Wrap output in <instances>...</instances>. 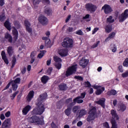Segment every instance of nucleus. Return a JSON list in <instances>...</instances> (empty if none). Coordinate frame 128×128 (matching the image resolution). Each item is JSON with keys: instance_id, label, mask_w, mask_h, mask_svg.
<instances>
[{"instance_id": "dca6fc26", "label": "nucleus", "mask_w": 128, "mask_h": 128, "mask_svg": "<svg viewBox=\"0 0 128 128\" xmlns=\"http://www.w3.org/2000/svg\"><path fill=\"white\" fill-rule=\"evenodd\" d=\"M128 18V9H126L123 13L122 14L119 18L120 22H124V20Z\"/></svg>"}, {"instance_id": "f03ea898", "label": "nucleus", "mask_w": 128, "mask_h": 128, "mask_svg": "<svg viewBox=\"0 0 128 128\" xmlns=\"http://www.w3.org/2000/svg\"><path fill=\"white\" fill-rule=\"evenodd\" d=\"M27 120L29 124H32L35 126H44V120L40 119V117L36 116H32L28 117Z\"/></svg>"}, {"instance_id": "ea45409f", "label": "nucleus", "mask_w": 128, "mask_h": 128, "mask_svg": "<svg viewBox=\"0 0 128 128\" xmlns=\"http://www.w3.org/2000/svg\"><path fill=\"white\" fill-rule=\"evenodd\" d=\"M16 57L14 56H13L12 60V64L11 66L12 68H14V66H16Z\"/></svg>"}, {"instance_id": "09e8293b", "label": "nucleus", "mask_w": 128, "mask_h": 128, "mask_svg": "<svg viewBox=\"0 0 128 128\" xmlns=\"http://www.w3.org/2000/svg\"><path fill=\"white\" fill-rule=\"evenodd\" d=\"M18 94V91H16L14 94H12V96H10L11 100H14V98L16 96V94Z\"/></svg>"}, {"instance_id": "8fccbe9b", "label": "nucleus", "mask_w": 128, "mask_h": 128, "mask_svg": "<svg viewBox=\"0 0 128 128\" xmlns=\"http://www.w3.org/2000/svg\"><path fill=\"white\" fill-rule=\"evenodd\" d=\"M124 66H126L128 68V58H126L123 62Z\"/></svg>"}, {"instance_id": "bb28decb", "label": "nucleus", "mask_w": 128, "mask_h": 128, "mask_svg": "<svg viewBox=\"0 0 128 128\" xmlns=\"http://www.w3.org/2000/svg\"><path fill=\"white\" fill-rule=\"evenodd\" d=\"M112 30V26L110 24H107L105 26V32H108L110 34V32Z\"/></svg>"}, {"instance_id": "39448f33", "label": "nucleus", "mask_w": 128, "mask_h": 128, "mask_svg": "<svg viewBox=\"0 0 128 128\" xmlns=\"http://www.w3.org/2000/svg\"><path fill=\"white\" fill-rule=\"evenodd\" d=\"M76 70H78V64L72 65L67 68L65 76L66 78L74 74L76 72Z\"/></svg>"}, {"instance_id": "5701e85b", "label": "nucleus", "mask_w": 128, "mask_h": 128, "mask_svg": "<svg viewBox=\"0 0 128 128\" xmlns=\"http://www.w3.org/2000/svg\"><path fill=\"white\" fill-rule=\"evenodd\" d=\"M44 12L46 14L49 16L52 15V9L50 7H46L44 10Z\"/></svg>"}, {"instance_id": "49530a36", "label": "nucleus", "mask_w": 128, "mask_h": 128, "mask_svg": "<svg viewBox=\"0 0 128 128\" xmlns=\"http://www.w3.org/2000/svg\"><path fill=\"white\" fill-rule=\"evenodd\" d=\"M84 84L86 88H90V86H92V84H90V82L88 81L85 82Z\"/></svg>"}, {"instance_id": "c03bdc74", "label": "nucleus", "mask_w": 128, "mask_h": 128, "mask_svg": "<svg viewBox=\"0 0 128 128\" xmlns=\"http://www.w3.org/2000/svg\"><path fill=\"white\" fill-rule=\"evenodd\" d=\"M55 67L57 70H60L62 68V64L61 63H56L55 64Z\"/></svg>"}, {"instance_id": "5fc2aeb1", "label": "nucleus", "mask_w": 128, "mask_h": 128, "mask_svg": "<svg viewBox=\"0 0 128 128\" xmlns=\"http://www.w3.org/2000/svg\"><path fill=\"white\" fill-rule=\"evenodd\" d=\"M103 126L104 128H110V124H108V122H106L104 123H103Z\"/></svg>"}, {"instance_id": "13d9d810", "label": "nucleus", "mask_w": 128, "mask_h": 128, "mask_svg": "<svg viewBox=\"0 0 128 128\" xmlns=\"http://www.w3.org/2000/svg\"><path fill=\"white\" fill-rule=\"evenodd\" d=\"M68 32H74V28L72 27H70L67 29Z\"/></svg>"}, {"instance_id": "7ed1b4c3", "label": "nucleus", "mask_w": 128, "mask_h": 128, "mask_svg": "<svg viewBox=\"0 0 128 128\" xmlns=\"http://www.w3.org/2000/svg\"><path fill=\"white\" fill-rule=\"evenodd\" d=\"M110 114L112 116V118L110 120V122L112 125L111 128H118L116 120H120V116L116 113V110H112L110 111Z\"/></svg>"}, {"instance_id": "f8f14e48", "label": "nucleus", "mask_w": 128, "mask_h": 128, "mask_svg": "<svg viewBox=\"0 0 128 128\" xmlns=\"http://www.w3.org/2000/svg\"><path fill=\"white\" fill-rule=\"evenodd\" d=\"M76 104L73 102L67 106V108L64 111V114L67 116H70V114H72V106H74Z\"/></svg>"}, {"instance_id": "6ab92c4d", "label": "nucleus", "mask_w": 128, "mask_h": 128, "mask_svg": "<svg viewBox=\"0 0 128 128\" xmlns=\"http://www.w3.org/2000/svg\"><path fill=\"white\" fill-rule=\"evenodd\" d=\"M58 54L60 56H66L68 54V51L66 49H60L58 51Z\"/></svg>"}, {"instance_id": "e433bc0d", "label": "nucleus", "mask_w": 128, "mask_h": 128, "mask_svg": "<svg viewBox=\"0 0 128 128\" xmlns=\"http://www.w3.org/2000/svg\"><path fill=\"white\" fill-rule=\"evenodd\" d=\"M54 61L55 62H58V63H60L62 62V58H60V57L58 56H54Z\"/></svg>"}, {"instance_id": "9b49d317", "label": "nucleus", "mask_w": 128, "mask_h": 128, "mask_svg": "<svg viewBox=\"0 0 128 128\" xmlns=\"http://www.w3.org/2000/svg\"><path fill=\"white\" fill-rule=\"evenodd\" d=\"M24 26L26 27V31L32 34V28L31 27L32 24L28 20H24Z\"/></svg>"}, {"instance_id": "69168bd1", "label": "nucleus", "mask_w": 128, "mask_h": 128, "mask_svg": "<svg viewBox=\"0 0 128 128\" xmlns=\"http://www.w3.org/2000/svg\"><path fill=\"white\" fill-rule=\"evenodd\" d=\"M118 70L120 72H122L124 70H122V66H119L118 67Z\"/></svg>"}, {"instance_id": "6e6552de", "label": "nucleus", "mask_w": 128, "mask_h": 128, "mask_svg": "<svg viewBox=\"0 0 128 128\" xmlns=\"http://www.w3.org/2000/svg\"><path fill=\"white\" fill-rule=\"evenodd\" d=\"M46 36H43L42 40H45V46L46 48H51L52 44L50 42V32L49 31H48L46 33Z\"/></svg>"}, {"instance_id": "864d4df0", "label": "nucleus", "mask_w": 128, "mask_h": 128, "mask_svg": "<svg viewBox=\"0 0 128 128\" xmlns=\"http://www.w3.org/2000/svg\"><path fill=\"white\" fill-rule=\"evenodd\" d=\"M83 34L81 30H79L76 32V34H78V36H82Z\"/></svg>"}, {"instance_id": "6e6d98bb", "label": "nucleus", "mask_w": 128, "mask_h": 128, "mask_svg": "<svg viewBox=\"0 0 128 128\" xmlns=\"http://www.w3.org/2000/svg\"><path fill=\"white\" fill-rule=\"evenodd\" d=\"M20 78H18L14 80V83L16 84H20Z\"/></svg>"}, {"instance_id": "a878e982", "label": "nucleus", "mask_w": 128, "mask_h": 128, "mask_svg": "<svg viewBox=\"0 0 128 128\" xmlns=\"http://www.w3.org/2000/svg\"><path fill=\"white\" fill-rule=\"evenodd\" d=\"M104 102H106V99L104 98H102V100H100L96 102L98 104H100L101 106L103 108H106V105L104 104Z\"/></svg>"}, {"instance_id": "2eb2a0df", "label": "nucleus", "mask_w": 128, "mask_h": 128, "mask_svg": "<svg viewBox=\"0 0 128 128\" xmlns=\"http://www.w3.org/2000/svg\"><path fill=\"white\" fill-rule=\"evenodd\" d=\"M12 34L13 36L14 43L16 42V40H18V30H16V27L13 28V30H12Z\"/></svg>"}, {"instance_id": "e2e57ef3", "label": "nucleus", "mask_w": 128, "mask_h": 128, "mask_svg": "<svg viewBox=\"0 0 128 128\" xmlns=\"http://www.w3.org/2000/svg\"><path fill=\"white\" fill-rule=\"evenodd\" d=\"M26 68L24 67V68L21 70V73L22 74H26Z\"/></svg>"}, {"instance_id": "37998d69", "label": "nucleus", "mask_w": 128, "mask_h": 128, "mask_svg": "<svg viewBox=\"0 0 128 128\" xmlns=\"http://www.w3.org/2000/svg\"><path fill=\"white\" fill-rule=\"evenodd\" d=\"M18 86L17 84H16L15 83L12 84V90H14V92H16V90H18Z\"/></svg>"}, {"instance_id": "603ef678", "label": "nucleus", "mask_w": 128, "mask_h": 128, "mask_svg": "<svg viewBox=\"0 0 128 128\" xmlns=\"http://www.w3.org/2000/svg\"><path fill=\"white\" fill-rule=\"evenodd\" d=\"M100 41H97L96 42V43L94 44L92 46V48H96L98 46V44H100Z\"/></svg>"}, {"instance_id": "ddd939ff", "label": "nucleus", "mask_w": 128, "mask_h": 128, "mask_svg": "<svg viewBox=\"0 0 128 128\" xmlns=\"http://www.w3.org/2000/svg\"><path fill=\"white\" fill-rule=\"evenodd\" d=\"M104 10L105 14H110V12H112L113 10L112 8L110 6L105 4L102 8V10Z\"/></svg>"}, {"instance_id": "79ce46f5", "label": "nucleus", "mask_w": 128, "mask_h": 128, "mask_svg": "<svg viewBox=\"0 0 128 128\" xmlns=\"http://www.w3.org/2000/svg\"><path fill=\"white\" fill-rule=\"evenodd\" d=\"M115 36H116V32H112L111 34H110L108 35V38L106 39V40H108V38H114Z\"/></svg>"}, {"instance_id": "4468645a", "label": "nucleus", "mask_w": 128, "mask_h": 128, "mask_svg": "<svg viewBox=\"0 0 128 128\" xmlns=\"http://www.w3.org/2000/svg\"><path fill=\"white\" fill-rule=\"evenodd\" d=\"M38 20L42 26H46L48 24V20L44 16H40Z\"/></svg>"}, {"instance_id": "052dcab7", "label": "nucleus", "mask_w": 128, "mask_h": 128, "mask_svg": "<svg viewBox=\"0 0 128 128\" xmlns=\"http://www.w3.org/2000/svg\"><path fill=\"white\" fill-rule=\"evenodd\" d=\"M92 87L94 89V90H98V88H102L101 86H96V85H93Z\"/></svg>"}, {"instance_id": "423d86ee", "label": "nucleus", "mask_w": 128, "mask_h": 128, "mask_svg": "<svg viewBox=\"0 0 128 128\" xmlns=\"http://www.w3.org/2000/svg\"><path fill=\"white\" fill-rule=\"evenodd\" d=\"M96 108L93 106L89 112V115L86 118L87 122L94 120L96 118Z\"/></svg>"}, {"instance_id": "a211bd4d", "label": "nucleus", "mask_w": 128, "mask_h": 128, "mask_svg": "<svg viewBox=\"0 0 128 128\" xmlns=\"http://www.w3.org/2000/svg\"><path fill=\"white\" fill-rule=\"evenodd\" d=\"M88 60L85 59L84 58H82V60L79 62V64L80 66H82V68H86V66L88 64Z\"/></svg>"}, {"instance_id": "b1692460", "label": "nucleus", "mask_w": 128, "mask_h": 128, "mask_svg": "<svg viewBox=\"0 0 128 128\" xmlns=\"http://www.w3.org/2000/svg\"><path fill=\"white\" fill-rule=\"evenodd\" d=\"M1 56L2 60L4 61L6 64H8V60L6 58V52L4 50L2 51L1 52Z\"/></svg>"}, {"instance_id": "c756f323", "label": "nucleus", "mask_w": 128, "mask_h": 128, "mask_svg": "<svg viewBox=\"0 0 128 128\" xmlns=\"http://www.w3.org/2000/svg\"><path fill=\"white\" fill-rule=\"evenodd\" d=\"M118 108L120 112H124L126 110V106L124 104H121L118 106Z\"/></svg>"}, {"instance_id": "774afa93", "label": "nucleus", "mask_w": 128, "mask_h": 128, "mask_svg": "<svg viewBox=\"0 0 128 128\" xmlns=\"http://www.w3.org/2000/svg\"><path fill=\"white\" fill-rule=\"evenodd\" d=\"M4 4V0H0V6H2Z\"/></svg>"}, {"instance_id": "3c124183", "label": "nucleus", "mask_w": 128, "mask_h": 128, "mask_svg": "<svg viewBox=\"0 0 128 128\" xmlns=\"http://www.w3.org/2000/svg\"><path fill=\"white\" fill-rule=\"evenodd\" d=\"M6 17L4 14L0 15V22H4V20H6Z\"/></svg>"}, {"instance_id": "72a5a7b5", "label": "nucleus", "mask_w": 128, "mask_h": 128, "mask_svg": "<svg viewBox=\"0 0 128 128\" xmlns=\"http://www.w3.org/2000/svg\"><path fill=\"white\" fill-rule=\"evenodd\" d=\"M13 23L17 30H20V22L16 20L14 21Z\"/></svg>"}, {"instance_id": "c85d7f7f", "label": "nucleus", "mask_w": 128, "mask_h": 128, "mask_svg": "<svg viewBox=\"0 0 128 128\" xmlns=\"http://www.w3.org/2000/svg\"><path fill=\"white\" fill-rule=\"evenodd\" d=\"M7 52L9 56H12L14 54V48H12V46H8L7 48Z\"/></svg>"}, {"instance_id": "0e129e2a", "label": "nucleus", "mask_w": 128, "mask_h": 128, "mask_svg": "<svg viewBox=\"0 0 128 128\" xmlns=\"http://www.w3.org/2000/svg\"><path fill=\"white\" fill-rule=\"evenodd\" d=\"M98 28H94V30L92 31V34H94L98 30Z\"/></svg>"}, {"instance_id": "de8ad7c7", "label": "nucleus", "mask_w": 128, "mask_h": 128, "mask_svg": "<svg viewBox=\"0 0 128 128\" xmlns=\"http://www.w3.org/2000/svg\"><path fill=\"white\" fill-rule=\"evenodd\" d=\"M78 110V106H74L72 108V112L74 114H76Z\"/></svg>"}, {"instance_id": "bf43d9fd", "label": "nucleus", "mask_w": 128, "mask_h": 128, "mask_svg": "<svg viewBox=\"0 0 128 128\" xmlns=\"http://www.w3.org/2000/svg\"><path fill=\"white\" fill-rule=\"evenodd\" d=\"M5 116L6 118H10V112L8 111L5 114Z\"/></svg>"}, {"instance_id": "f3484780", "label": "nucleus", "mask_w": 128, "mask_h": 128, "mask_svg": "<svg viewBox=\"0 0 128 128\" xmlns=\"http://www.w3.org/2000/svg\"><path fill=\"white\" fill-rule=\"evenodd\" d=\"M4 38L6 40H7L9 44H12L14 42V38L12 34H10L8 32H6L4 34Z\"/></svg>"}, {"instance_id": "473e14b6", "label": "nucleus", "mask_w": 128, "mask_h": 128, "mask_svg": "<svg viewBox=\"0 0 128 128\" xmlns=\"http://www.w3.org/2000/svg\"><path fill=\"white\" fill-rule=\"evenodd\" d=\"M103 92H104V87H102L101 89H98L96 92V94L100 96Z\"/></svg>"}, {"instance_id": "a18cd8bd", "label": "nucleus", "mask_w": 128, "mask_h": 128, "mask_svg": "<svg viewBox=\"0 0 128 128\" xmlns=\"http://www.w3.org/2000/svg\"><path fill=\"white\" fill-rule=\"evenodd\" d=\"M74 78H76V80H80L81 82L84 80V78H82V76H74Z\"/></svg>"}, {"instance_id": "0eeeda50", "label": "nucleus", "mask_w": 128, "mask_h": 128, "mask_svg": "<svg viewBox=\"0 0 128 128\" xmlns=\"http://www.w3.org/2000/svg\"><path fill=\"white\" fill-rule=\"evenodd\" d=\"M85 8L87 12H89L90 14H94L98 10V6L92 3H87L85 5Z\"/></svg>"}, {"instance_id": "1a4fd4ad", "label": "nucleus", "mask_w": 128, "mask_h": 128, "mask_svg": "<svg viewBox=\"0 0 128 128\" xmlns=\"http://www.w3.org/2000/svg\"><path fill=\"white\" fill-rule=\"evenodd\" d=\"M12 119L10 118H6L2 124V121L0 120V126L1 128H10L12 126Z\"/></svg>"}, {"instance_id": "58836bf2", "label": "nucleus", "mask_w": 128, "mask_h": 128, "mask_svg": "<svg viewBox=\"0 0 128 128\" xmlns=\"http://www.w3.org/2000/svg\"><path fill=\"white\" fill-rule=\"evenodd\" d=\"M72 102H72V98H68L65 101V104H66L67 106H68V104H72Z\"/></svg>"}, {"instance_id": "7c9ffc66", "label": "nucleus", "mask_w": 128, "mask_h": 128, "mask_svg": "<svg viewBox=\"0 0 128 128\" xmlns=\"http://www.w3.org/2000/svg\"><path fill=\"white\" fill-rule=\"evenodd\" d=\"M78 118H82L84 116H86V109L80 110H78Z\"/></svg>"}, {"instance_id": "4c0bfd02", "label": "nucleus", "mask_w": 128, "mask_h": 128, "mask_svg": "<svg viewBox=\"0 0 128 128\" xmlns=\"http://www.w3.org/2000/svg\"><path fill=\"white\" fill-rule=\"evenodd\" d=\"M106 22H108L109 24L114 22V20L112 19V16H110L106 18Z\"/></svg>"}, {"instance_id": "4be33fe9", "label": "nucleus", "mask_w": 128, "mask_h": 128, "mask_svg": "<svg viewBox=\"0 0 128 128\" xmlns=\"http://www.w3.org/2000/svg\"><path fill=\"white\" fill-rule=\"evenodd\" d=\"M50 78L46 75H44L41 78V82L44 84H46Z\"/></svg>"}, {"instance_id": "338daca9", "label": "nucleus", "mask_w": 128, "mask_h": 128, "mask_svg": "<svg viewBox=\"0 0 128 128\" xmlns=\"http://www.w3.org/2000/svg\"><path fill=\"white\" fill-rule=\"evenodd\" d=\"M70 18H72V15L69 14L66 20V22H68L70 20Z\"/></svg>"}, {"instance_id": "aec40b11", "label": "nucleus", "mask_w": 128, "mask_h": 128, "mask_svg": "<svg viewBox=\"0 0 128 128\" xmlns=\"http://www.w3.org/2000/svg\"><path fill=\"white\" fill-rule=\"evenodd\" d=\"M68 88V86L66 84L62 83L58 85L59 90H62V92H66Z\"/></svg>"}, {"instance_id": "680f3d73", "label": "nucleus", "mask_w": 128, "mask_h": 128, "mask_svg": "<svg viewBox=\"0 0 128 128\" xmlns=\"http://www.w3.org/2000/svg\"><path fill=\"white\" fill-rule=\"evenodd\" d=\"M90 14H86L82 18V20H88V18H90Z\"/></svg>"}, {"instance_id": "20e7f679", "label": "nucleus", "mask_w": 128, "mask_h": 128, "mask_svg": "<svg viewBox=\"0 0 128 128\" xmlns=\"http://www.w3.org/2000/svg\"><path fill=\"white\" fill-rule=\"evenodd\" d=\"M62 46L65 48H72L74 46V40L70 38H66L64 39Z\"/></svg>"}, {"instance_id": "2f4dec72", "label": "nucleus", "mask_w": 128, "mask_h": 128, "mask_svg": "<svg viewBox=\"0 0 128 128\" xmlns=\"http://www.w3.org/2000/svg\"><path fill=\"white\" fill-rule=\"evenodd\" d=\"M32 2L33 6L35 8H36L40 2V0H32Z\"/></svg>"}, {"instance_id": "f257e3e1", "label": "nucleus", "mask_w": 128, "mask_h": 128, "mask_svg": "<svg viewBox=\"0 0 128 128\" xmlns=\"http://www.w3.org/2000/svg\"><path fill=\"white\" fill-rule=\"evenodd\" d=\"M46 98H48V93L46 92H44L39 96V98H38V107L34 108L32 111V114L40 116L44 114L46 110L44 104V101Z\"/></svg>"}, {"instance_id": "9d476101", "label": "nucleus", "mask_w": 128, "mask_h": 128, "mask_svg": "<svg viewBox=\"0 0 128 128\" xmlns=\"http://www.w3.org/2000/svg\"><path fill=\"white\" fill-rule=\"evenodd\" d=\"M86 92L81 93L80 96H78L76 97V98H74L73 100V102H74V103L75 104H82V102H84V100H82V99H84V98H86ZM80 98H82V99H80Z\"/></svg>"}, {"instance_id": "4d7b16f0", "label": "nucleus", "mask_w": 128, "mask_h": 128, "mask_svg": "<svg viewBox=\"0 0 128 128\" xmlns=\"http://www.w3.org/2000/svg\"><path fill=\"white\" fill-rule=\"evenodd\" d=\"M122 78H128V71H126L125 72L122 74Z\"/></svg>"}, {"instance_id": "a19ab883", "label": "nucleus", "mask_w": 128, "mask_h": 128, "mask_svg": "<svg viewBox=\"0 0 128 128\" xmlns=\"http://www.w3.org/2000/svg\"><path fill=\"white\" fill-rule=\"evenodd\" d=\"M110 46V50L112 52H116V44H114V45L111 44Z\"/></svg>"}, {"instance_id": "c9c22d12", "label": "nucleus", "mask_w": 128, "mask_h": 128, "mask_svg": "<svg viewBox=\"0 0 128 128\" xmlns=\"http://www.w3.org/2000/svg\"><path fill=\"white\" fill-rule=\"evenodd\" d=\"M46 52V50H42L40 51V54H39L38 56V58H42L44 56V54Z\"/></svg>"}, {"instance_id": "cd10ccee", "label": "nucleus", "mask_w": 128, "mask_h": 128, "mask_svg": "<svg viewBox=\"0 0 128 128\" xmlns=\"http://www.w3.org/2000/svg\"><path fill=\"white\" fill-rule=\"evenodd\" d=\"M4 26L8 30L10 31L12 30V26L8 20H6L4 23Z\"/></svg>"}, {"instance_id": "412c9836", "label": "nucleus", "mask_w": 128, "mask_h": 128, "mask_svg": "<svg viewBox=\"0 0 128 128\" xmlns=\"http://www.w3.org/2000/svg\"><path fill=\"white\" fill-rule=\"evenodd\" d=\"M30 108H32V106H30V105H28L25 106L22 110V114L24 116H26V114H28V112L30 110Z\"/></svg>"}, {"instance_id": "f704fd0d", "label": "nucleus", "mask_w": 128, "mask_h": 128, "mask_svg": "<svg viewBox=\"0 0 128 128\" xmlns=\"http://www.w3.org/2000/svg\"><path fill=\"white\" fill-rule=\"evenodd\" d=\"M108 96H116V90H111L110 91H108L107 92Z\"/></svg>"}, {"instance_id": "393cba45", "label": "nucleus", "mask_w": 128, "mask_h": 128, "mask_svg": "<svg viewBox=\"0 0 128 128\" xmlns=\"http://www.w3.org/2000/svg\"><path fill=\"white\" fill-rule=\"evenodd\" d=\"M34 96V90L30 91L27 96V100L28 102H30L32 100Z\"/></svg>"}]
</instances>
